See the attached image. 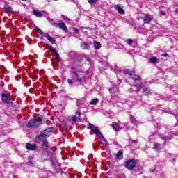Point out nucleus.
<instances>
[{
    "label": "nucleus",
    "instance_id": "nucleus-1",
    "mask_svg": "<svg viewBox=\"0 0 178 178\" xmlns=\"http://www.w3.org/2000/svg\"><path fill=\"white\" fill-rule=\"evenodd\" d=\"M88 129L92 130V131H93L96 136H99L101 144L104 145L106 148L108 147V141H106V139H105L104 135H102V133L99 131V128H98V127H95L94 124L90 123Z\"/></svg>",
    "mask_w": 178,
    "mask_h": 178
},
{
    "label": "nucleus",
    "instance_id": "nucleus-2",
    "mask_svg": "<svg viewBox=\"0 0 178 178\" xmlns=\"http://www.w3.org/2000/svg\"><path fill=\"white\" fill-rule=\"evenodd\" d=\"M27 127H32L33 129H35L37 127H40L41 126V121L38 119H33L29 121L27 124Z\"/></svg>",
    "mask_w": 178,
    "mask_h": 178
},
{
    "label": "nucleus",
    "instance_id": "nucleus-3",
    "mask_svg": "<svg viewBox=\"0 0 178 178\" xmlns=\"http://www.w3.org/2000/svg\"><path fill=\"white\" fill-rule=\"evenodd\" d=\"M136 160L134 159L131 160H128L124 163V166L127 168V169H129V170H131V169H134L136 168Z\"/></svg>",
    "mask_w": 178,
    "mask_h": 178
},
{
    "label": "nucleus",
    "instance_id": "nucleus-4",
    "mask_svg": "<svg viewBox=\"0 0 178 178\" xmlns=\"http://www.w3.org/2000/svg\"><path fill=\"white\" fill-rule=\"evenodd\" d=\"M33 15L36 16V17H42L44 16V17H48V13H47V11H38L37 10H33Z\"/></svg>",
    "mask_w": 178,
    "mask_h": 178
},
{
    "label": "nucleus",
    "instance_id": "nucleus-5",
    "mask_svg": "<svg viewBox=\"0 0 178 178\" xmlns=\"http://www.w3.org/2000/svg\"><path fill=\"white\" fill-rule=\"evenodd\" d=\"M76 115H78V117L76 115L68 117L69 122H76L79 119H81V113L79 110L76 111Z\"/></svg>",
    "mask_w": 178,
    "mask_h": 178
},
{
    "label": "nucleus",
    "instance_id": "nucleus-6",
    "mask_svg": "<svg viewBox=\"0 0 178 178\" xmlns=\"http://www.w3.org/2000/svg\"><path fill=\"white\" fill-rule=\"evenodd\" d=\"M72 73L74 75L75 79L77 80V81H79V83H81V81H83V80L86 79V76L81 75L80 72L79 74L77 72L73 71Z\"/></svg>",
    "mask_w": 178,
    "mask_h": 178
},
{
    "label": "nucleus",
    "instance_id": "nucleus-7",
    "mask_svg": "<svg viewBox=\"0 0 178 178\" xmlns=\"http://www.w3.org/2000/svg\"><path fill=\"white\" fill-rule=\"evenodd\" d=\"M55 27H58L59 29H61V30L67 32V26H66V24H65L62 20H60L58 23L56 24Z\"/></svg>",
    "mask_w": 178,
    "mask_h": 178
},
{
    "label": "nucleus",
    "instance_id": "nucleus-8",
    "mask_svg": "<svg viewBox=\"0 0 178 178\" xmlns=\"http://www.w3.org/2000/svg\"><path fill=\"white\" fill-rule=\"evenodd\" d=\"M26 148L28 151H35L37 149V145L35 144L26 143Z\"/></svg>",
    "mask_w": 178,
    "mask_h": 178
},
{
    "label": "nucleus",
    "instance_id": "nucleus-9",
    "mask_svg": "<svg viewBox=\"0 0 178 178\" xmlns=\"http://www.w3.org/2000/svg\"><path fill=\"white\" fill-rule=\"evenodd\" d=\"M10 97L9 96H8V95L3 93L1 95V100L3 101V102H4L5 104H10V101L9 100Z\"/></svg>",
    "mask_w": 178,
    "mask_h": 178
},
{
    "label": "nucleus",
    "instance_id": "nucleus-10",
    "mask_svg": "<svg viewBox=\"0 0 178 178\" xmlns=\"http://www.w3.org/2000/svg\"><path fill=\"white\" fill-rule=\"evenodd\" d=\"M163 148V145L159 144V143H154L153 149L154 151H156V152H159L161 149Z\"/></svg>",
    "mask_w": 178,
    "mask_h": 178
},
{
    "label": "nucleus",
    "instance_id": "nucleus-11",
    "mask_svg": "<svg viewBox=\"0 0 178 178\" xmlns=\"http://www.w3.org/2000/svg\"><path fill=\"white\" fill-rule=\"evenodd\" d=\"M143 22H145V23H147V24L151 23V20H152V15H146L143 18Z\"/></svg>",
    "mask_w": 178,
    "mask_h": 178
},
{
    "label": "nucleus",
    "instance_id": "nucleus-12",
    "mask_svg": "<svg viewBox=\"0 0 178 178\" xmlns=\"http://www.w3.org/2000/svg\"><path fill=\"white\" fill-rule=\"evenodd\" d=\"M47 137H48L47 134L44 131H42L40 135L36 136L35 138L36 140H45Z\"/></svg>",
    "mask_w": 178,
    "mask_h": 178
},
{
    "label": "nucleus",
    "instance_id": "nucleus-13",
    "mask_svg": "<svg viewBox=\"0 0 178 178\" xmlns=\"http://www.w3.org/2000/svg\"><path fill=\"white\" fill-rule=\"evenodd\" d=\"M115 158L118 161H122V159H123V152H122V150L118 151L115 155Z\"/></svg>",
    "mask_w": 178,
    "mask_h": 178
},
{
    "label": "nucleus",
    "instance_id": "nucleus-14",
    "mask_svg": "<svg viewBox=\"0 0 178 178\" xmlns=\"http://www.w3.org/2000/svg\"><path fill=\"white\" fill-rule=\"evenodd\" d=\"M44 37L45 38H47V40H48V41L51 42V44H56L55 39H54V38L51 37L49 35L45 34Z\"/></svg>",
    "mask_w": 178,
    "mask_h": 178
},
{
    "label": "nucleus",
    "instance_id": "nucleus-15",
    "mask_svg": "<svg viewBox=\"0 0 178 178\" xmlns=\"http://www.w3.org/2000/svg\"><path fill=\"white\" fill-rule=\"evenodd\" d=\"M123 73H124V74H128L129 76H133L136 72L134 70H130V69H125L124 70Z\"/></svg>",
    "mask_w": 178,
    "mask_h": 178
},
{
    "label": "nucleus",
    "instance_id": "nucleus-16",
    "mask_svg": "<svg viewBox=\"0 0 178 178\" xmlns=\"http://www.w3.org/2000/svg\"><path fill=\"white\" fill-rule=\"evenodd\" d=\"M113 129L115 130V131H120L122 130V127L119 126V124L118 122H115L113 124Z\"/></svg>",
    "mask_w": 178,
    "mask_h": 178
},
{
    "label": "nucleus",
    "instance_id": "nucleus-17",
    "mask_svg": "<svg viewBox=\"0 0 178 178\" xmlns=\"http://www.w3.org/2000/svg\"><path fill=\"white\" fill-rule=\"evenodd\" d=\"M47 137H49L51 136V133H53L54 128H47L46 130L43 131Z\"/></svg>",
    "mask_w": 178,
    "mask_h": 178
},
{
    "label": "nucleus",
    "instance_id": "nucleus-18",
    "mask_svg": "<svg viewBox=\"0 0 178 178\" xmlns=\"http://www.w3.org/2000/svg\"><path fill=\"white\" fill-rule=\"evenodd\" d=\"M143 94L144 95H151L152 92H151L149 88H143Z\"/></svg>",
    "mask_w": 178,
    "mask_h": 178
},
{
    "label": "nucleus",
    "instance_id": "nucleus-19",
    "mask_svg": "<svg viewBox=\"0 0 178 178\" xmlns=\"http://www.w3.org/2000/svg\"><path fill=\"white\" fill-rule=\"evenodd\" d=\"M81 48L83 49H90V44L88 42H83L81 44Z\"/></svg>",
    "mask_w": 178,
    "mask_h": 178
},
{
    "label": "nucleus",
    "instance_id": "nucleus-20",
    "mask_svg": "<svg viewBox=\"0 0 178 178\" xmlns=\"http://www.w3.org/2000/svg\"><path fill=\"white\" fill-rule=\"evenodd\" d=\"M117 10L120 15H124V10L120 5H117Z\"/></svg>",
    "mask_w": 178,
    "mask_h": 178
},
{
    "label": "nucleus",
    "instance_id": "nucleus-21",
    "mask_svg": "<svg viewBox=\"0 0 178 178\" xmlns=\"http://www.w3.org/2000/svg\"><path fill=\"white\" fill-rule=\"evenodd\" d=\"M132 80H134V83H136V81H140L141 80V76H138V75H134L131 77Z\"/></svg>",
    "mask_w": 178,
    "mask_h": 178
},
{
    "label": "nucleus",
    "instance_id": "nucleus-22",
    "mask_svg": "<svg viewBox=\"0 0 178 178\" xmlns=\"http://www.w3.org/2000/svg\"><path fill=\"white\" fill-rule=\"evenodd\" d=\"M94 48L96 50L100 49V48H101V43L99 42H94Z\"/></svg>",
    "mask_w": 178,
    "mask_h": 178
},
{
    "label": "nucleus",
    "instance_id": "nucleus-23",
    "mask_svg": "<svg viewBox=\"0 0 178 178\" xmlns=\"http://www.w3.org/2000/svg\"><path fill=\"white\" fill-rule=\"evenodd\" d=\"M42 149L45 150L48 148V141L44 140L42 145Z\"/></svg>",
    "mask_w": 178,
    "mask_h": 178
},
{
    "label": "nucleus",
    "instance_id": "nucleus-24",
    "mask_svg": "<svg viewBox=\"0 0 178 178\" xmlns=\"http://www.w3.org/2000/svg\"><path fill=\"white\" fill-rule=\"evenodd\" d=\"M47 20L48 22H49V23H51L52 24V26H56V22H55V20H54V19L51 18V17H47Z\"/></svg>",
    "mask_w": 178,
    "mask_h": 178
},
{
    "label": "nucleus",
    "instance_id": "nucleus-25",
    "mask_svg": "<svg viewBox=\"0 0 178 178\" xmlns=\"http://www.w3.org/2000/svg\"><path fill=\"white\" fill-rule=\"evenodd\" d=\"M54 54L56 56V60L57 62H60V56L59 55V53H58V51H56Z\"/></svg>",
    "mask_w": 178,
    "mask_h": 178
},
{
    "label": "nucleus",
    "instance_id": "nucleus-26",
    "mask_svg": "<svg viewBox=\"0 0 178 178\" xmlns=\"http://www.w3.org/2000/svg\"><path fill=\"white\" fill-rule=\"evenodd\" d=\"M98 102H99V100L98 99H93L90 102V105H97V104H98Z\"/></svg>",
    "mask_w": 178,
    "mask_h": 178
},
{
    "label": "nucleus",
    "instance_id": "nucleus-27",
    "mask_svg": "<svg viewBox=\"0 0 178 178\" xmlns=\"http://www.w3.org/2000/svg\"><path fill=\"white\" fill-rule=\"evenodd\" d=\"M172 138H173L172 136H165L161 137V140H172Z\"/></svg>",
    "mask_w": 178,
    "mask_h": 178
},
{
    "label": "nucleus",
    "instance_id": "nucleus-28",
    "mask_svg": "<svg viewBox=\"0 0 178 178\" xmlns=\"http://www.w3.org/2000/svg\"><path fill=\"white\" fill-rule=\"evenodd\" d=\"M134 86L136 87L137 91H140V90H141V88L143 86V83H140V84H135Z\"/></svg>",
    "mask_w": 178,
    "mask_h": 178
},
{
    "label": "nucleus",
    "instance_id": "nucleus-29",
    "mask_svg": "<svg viewBox=\"0 0 178 178\" xmlns=\"http://www.w3.org/2000/svg\"><path fill=\"white\" fill-rule=\"evenodd\" d=\"M35 30L36 31H38V33H39V34H40V35H42L44 34V32L42 31V30L40 29V28H38V26H35Z\"/></svg>",
    "mask_w": 178,
    "mask_h": 178
},
{
    "label": "nucleus",
    "instance_id": "nucleus-30",
    "mask_svg": "<svg viewBox=\"0 0 178 178\" xmlns=\"http://www.w3.org/2000/svg\"><path fill=\"white\" fill-rule=\"evenodd\" d=\"M150 62H152V63H156L158 58L156 57H152L150 58Z\"/></svg>",
    "mask_w": 178,
    "mask_h": 178
},
{
    "label": "nucleus",
    "instance_id": "nucleus-31",
    "mask_svg": "<svg viewBox=\"0 0 178 178\" xmlns=\"http://www.w3.org/2000/svg\"><path fill=\"white\" fill-rule=\"evenodd\" d=\"M130 118H131V123H133L134 124H136V123H137V120H136V118L133 115H131Z\"/></svg>",
    "mask_w": 178,
    "mask_h": 178
},
{
    "label": "nucleus",
    "instance_id": "nucleus-32",
    "mask_svg": "<svg viewBox=\"0 0 178 178\" xmlns=\"http://www.w3.org/2000/svg\"><path fill=\"white\" fill-rule=\"evenodd\" d=\"M88 3H90V5H92L94 3H97V2H98V0H88Z\"/></svg>",
    "mask_w": 178,
    "mask_h": 178
},
{
    "label": "nucleus",
    "instance_id": "nucleus-33",
    "mask_svg": "<svg viewBox=\"0 0 178 178\" xmlns=\"http://www.w3.org/2000/svg\"><path fill=\"white\" fill-rule=\"evenodd\" d=\"M48 49L51 51V52H53V54H54V52L56 51V49L55 48H54V47H52V46H48Z\"/></svg>",
    "mask_w": 178,
    "mask_h": 178
},
{
    "label": "nucleus",
    "instance_id": "nucleus-34",
    "mask_svg": "<svg viewBox=\"0 0 178 178\" xmlns=\"http://www.w3.org/2000/svg\"><path fill=\"white\" fill-rule=\"evenodd\" d=\"M51 163H54V162H55V161H56V154H53L51 155Z\"/></svg>",
    "mask_w": 178,
    "mask_h": 178
},
{
    "label": "nucleus",
    "instance_id": "nucleus-35",
    "mask_svg": "<svg viewBox=\"0 0 178 178\" xmlns=\"http://www.w3.org/2000/svg\"><path fill=\"white\" fill-rule=\"evenodd\" d=\"M6 12H12V10H13V8H12V7H10V6H6Z\"/></svg>",
    "mask_w": 178,
    "mask_h": 178
},
{
    "label": "nucleus",
    "instance_id": "nucleus-36",
    "mask_svg": "<svg viewBox=\"0 0 178 178\" xmlns=\"http://www.w3.org/2000/svg\"><path fill=\"white\" fill-rule=\"evenodd\" d=\"M83 101H84V99H83V100H78L76 102V106L80 108V106H81V102H83Z\"/></svg>",
    "mask_w": 178,
    "mask_h": 178
},
{
    "label": "nucleus",
    "instance_id": "nucleus-37",
    "mask_svg": "<svg viewBox=\"0 0 178 178\" xmlns=\"http://www.w3.org/2000/svg\"><path fill=\"white\" fill-rule=\"evenodd\" d=\"M127 44L130 46L133 45V40L131 39H128Z\"/></svg>",
    "mask_w": 178,
    "mask_h": 178
},
{
    "label": "nucleus",
    "instance_id": "nucleus-38",
    "mask_svg": "<svg viewBox=\"0 0 178 178\" xmlns=\"http://www.w3.org/2000/svg\"><path fill=\"white\" fill-rule=\"evenodd\" d=\"M161 56H164L165 58H168V56H169V54L168 53H163V54H161Z\"/></svg>",
    "mask_w": 178,
    "mask_h": 178
},
{
    "label": "nucleus",
    "instance_id": "nucleus-39",
    "mask_svg": "<svg viewBox=\"0 0 178 178\" xmlns=\"http://www.w3.org/2000/svg\"><path fill=\"white\" fill-rule=\"evenodd\" d=\"M61 16H62V18L63 19V20L69 21V18H67V16H65V15H61Z\"/></svg>",
    "mask_w": 178,
    "mask_h": 178
},
{
    "label": "nucleus",
    "instance_id": "nucleus-40",
    "mask_svg": "<svg viewBox=\"0 0 178 178\" xmlns=\"http://www.w3.org/2000/svg\"><path fill=\"white\" fill-rule=\"evenodd\" d=\"M74 33H80V30L79 29H77V28H74Z\"/></svg>",
    "mask_w": 178,
    "mask_h": 178
},
{
    "label": "nucleus",
    "instance_id": "nucleus-41",
    "mask_svg": "<svg viewBox=\"0 0 178 178\" xmlns=\"http://www.w3.org/2000/svg\"><path fill=\"white\" fill-rule=\"evenodd\" d=\"M67 83H69V84H73V81H72V79H67Z\"/></svg>",
    "mask_w": 178,
    "mask_h": 178
},
{
    "label": "nucleus",
    "instance_id": "nucleus-42",
    "mask_svg": "<svg viewBox=\"0 0 178 178\" xmlns=\"http://www.w3.org/2000/svg\"><path fill=\"white\" fill-rule=\"evenodd\" d=\"M161 16H165L166 15V13H165L163 11H161Z\"/></svg>",
    "mask_w": 178,
    "mask_h": 178
},
{
    "label": "nucleus",
    "instance_id": "nucleus-43",
    "mask_svg": "<svg viewBox=\"0 0 178 178\" xmlns=\"http://www.w3.org/2000/svg\"><path fill=\"white\" fill-rule=\"evenodd\" d=\"M86 74H88V73H90V70H86Z\"/></svg>",
    "mask_w": 178,
    "mask_h": 178
},
{
    "label": "nucleus",
    "instance_id": "nucleus-44",
    "mask_svg": "<svg viewBox=\"0 0 178 178\" xmlns=\"http://www.w3.org/2000/svg\"><path fill=\"white\" fill-rule=\"evenodd\" d=\"M90 60H91V59L87 58V62H90Z\"/></svg>",
    "mask_w": 178,
    "mask_h": 178
},
{
    "label": "nucleus",
    "instance_id": "nucleus-45",
    "mask_svg": "<svg viewBox=\"0 0 178 178\" xmlns=\"http://www.w3.org/2000/svg\"><path fill=\"white\" fill-rule=\"evenodd\" d=\"M109 92H112V89H109Z\"/></svg>",
    "mask_w": 178,
    "mask_h": 178
},
{
    "label": "nucleus",
    "instance_id": "nucleus-46",
    "mask_svg": "<svg viewBox=\"0 0 178 178\" xmlns=\"http://www.w3.org/2000/svg\"><path fill=\"white\" fill-rule=\"evenodd\" d=\"M47 2H51V0H47Z\"/></svg>",
    "mask_w": 178,
    "mask_h": 178
},
{
    "label": "nucleus",
    "instance_id": "nucleus-47",
    "mask_svg": "<svg viewBox=\"0 0 178 178\" xmlns=\"http://www.w3.org/2000/svg\"><path fill=\"white\" fill-rule=\"evenodd\" d=\"M24 2H26L27 0H22Z\"/></svg>",
    "mask_w": 178,
    "mask_h": 178
},
{
    "label": "nucleus",
    "instance_id": "nucleus-48",
    "mask_svg": "<svg viewBox=\"0 0 178 178\" xmlns=\"http://www.w3.org/2000/svg\"><path fill=\"white\" fill-rule=\"evenodd\" d=\"M54 1H58V0H54Z\"/></svg>",
    "mask_w": 178,
    "mask_h": 178
}]
</instances>
